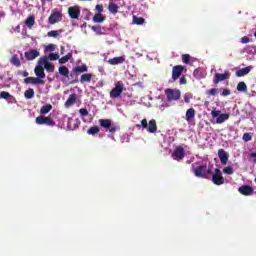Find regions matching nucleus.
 I'll list each match as a JSON object with an SVG mask.
<instances>
[{"label":"nucleus","instance_id":"nucleus-15","mask_svg":"<svg viewBox=\"0 0 256 256\" xmlns=\"http://www.w3.org/2000/svg\"><path fill=\"white\" fill-rule=\"evenodd\" d=\"M39 55H41V53H39V51L32 49L28 52L24 53V57L25 59H27V61H35V59H37V57H39Z\"/></svg>","mask_w":256,"mask_h":256},{"label":"nucleus","instance_id":"nucleus-45","mask_svg":"<svg viewBox=\"0 0 256 256\" xmlns=\"http://www.w3.org/2000/svg\"><path fill=\"white\" fill-rule=\"evenodd\" d=\"M222 97H227L229 95H231V90L229 89H224L221 93Z\"/></svg>","mask_w":256,"mask_h":256},{"label":"nucleus","instance_id":"nucleus-5","mask_svg":"<svg viewBox=\"0 0 256 256\" xmlns=\"http://www.w3.org/2000/svg\"><path fill=\"white\" fill-rule=\"evenodd\" d=\"M99 125H100V127H103V129H108L109 133L117 132V126L112 124L111 119H100Z\"/></svg>","mask_w":256,"mask_h":256},{"label":"nucleus","instance_id":"nucleus-35","mask_svg":"<svg viewBox=\"0 0 256 256\" xmlns=\"http://www.w3.org/2000/svg\"><path fill=\"white\" fill-rule=\"evenodd\" d=\"M61 33H63V30H61V29L60 30H51L47 33V36L56 38V37H59L61 35Z\"/></svg>","mask_w":256,"mask_h":256},{"label":"nucleus","instance_id":"nucleus-51","mask_svg":"<svg viewBox=\"0 0 256 256\" xmlns=\"http://www.w3.org/2000/svg\"><path fill=\"white\" fill-rule=\"evenodd\" d=\"M241 43H243V44L249 43V37L243 36V37L241 38Z\"/></svg>","mask_w":256,"mask_h":256},{"label":"nucleus","instance_id":"nucleus-46","mask_svg":"<svg viewBox=\"0 0 256 256\" xmlns=\"http://www.w3.org/2000/svg\"><path fill=\"white\" fill-rule=\"evenodd\" d=\"M191 99H193V95H184L185 103H191Z\"/></svg>","mask_w":256,"mask_h":256},{"label":"nucleus","instance_id":"nucleus-32","mask_svg":"<svg viewBox=\"0 0 256 256\" xmlns=\"http://www.w3.org/2000/svg\"><path fill=\"white\" fill-rule=\"evenodd\" d=\"M25 99H33L35 97V90L33 88H29L24 92Z\"/></svg>","mask_w":256,"mask_h":256},{"label":"nucleus","instance_id":"nucleus-57","mask_svg":"<svg viewBox=\"0 0 256 256\" xmlns=\"http://www.w3.org/2000/svg\"><path fill=\"white\" fill-rule=\"evenodd\" d=\"M250 157L255 158V157H256V152H252V153L250 154Z\"/></svg>","mask_w":256,"mask_h":256},{"label":"nucleus","instance_id":"nucleus-50","mask_svg":"<svg viewBox=\"0 0 256 256\" xmlns=\"http://www.w3.org/2000/svg\"><path fill=\"white\" fill-rule=\"evenodd\" d=\"M46 51H55V44H49L46 46Z\"/></svg>","mask_w":256,"mask_h":256},{"label":"nucleus","instance_id":"nucleus-4","mask_svg":"<svg viewBox=\"0 0 256 256\" xmlns=\"http://www.w3.org/2000/svg\"><path fill=\"white\" fill-rule=\"evenodd\" d=\"M212 119H216V123L221 125V123H225L229 119V113L221 114V110H212L211 111Z\"/></svg>","mask_w":256,"mask_h":256},{"label":"nucleus","instance_id":"nucleus-33","mask_svg":"<svg viewBox=\"0 0 256 256\" xmlns=\"http://www.w3.org/2000/svg\"><path fill=\"white\" fill-rule=\"evenodd\" d=\"M94 23H103L105 21V17L101 13H97L93 16Z\"/></svg>","mask_w":256,"mask_h":256},{"label":"nucleus","instance_id":"nucleus-9","mask_svg":"<svg viewBox=\"0 0 256 256\" xmlns=\"http://www.w3.org/2000/svg\"><path fill=\"white\" fill-rule=\"evenodd\" d=\"M184 158H185V149L182 146L176 147L172 153V159H174V161H181Z\"/></svg>","mask_w":256,"mask_h":256},{"label":"nucleus","instance_id":"nucleus-56","mask_svg":"<svg viewBox=\"0 0 256 256\" xmlns=\"http://www.w3.org/2000/svg\"><path fill=\"white\" fill-rule=\"evenodd\" d=\"M61 54L63 55V52L65 51V46L60 47Z\"/></svg>","mask_w":256,"mask_h":256},{"label":"nucleus","instance_id":"nucleus-3","mask_svg":"<svg viewBox=\"0 0 256 256\" xmlns=\"http://www.w3.org/2000/svg\"><path fill=\"white\" fill-rule=\"evenodd\" d=\"M165 95L169 103H171V101H179V99H181V90L168 88L165 90Z\"/></svg>","mask_w":256,"mask_h":256},{"label":"nucleus","instance_id":"nucleus-37","mask_svg":"<svg viewBox=\"0 0 256 256\" xmlns=\"http://www.w3.org/2000/svg\"><path fill=\"white\" fill-rule=\"evenodd\" d=\"M237 91H240L241 93H246L247 84H245V82H239L237 85Z\"/></svg>","mask_w":256,"mask_h":256},{"label":"nucleus","instance_id":"nucleus-10","mask_svg":"<svg viewBox=\"0 0 256 256\" xmlns=\"http://www.w3.org/2000/svg\"><path fill=\"white\" fill-rule=\"evenodd\" d=\"M212 181L214 185H223L225 183V178H223V174L219 168L215 169V174L212 175Z\"/></svg>","mask_w":256,"mask_h":256},{"label":"nucleus","instance_id":"nucleus-8","mask_svg":"<svg viewBox=\"0 0 256 256\" xmlns=\"http://www.w3.org/2000/svg\"><path fill=\"white\" fill-rule=\"evenodd\" d=\"M60 21H63V13L59 11H53L48 18L50 25H55V23H59Z\"/></svg>","mask_w":256,"mask_h":256},{"label":"nucleus","instance_id":"nucleus-17","mask_svg":"<svg viewBox=\"0 0 256 256\" xmlns=\"http://www.w3.org/2000/svg\"><path fill=\"white\" fill-rule=\"evenodd\" d=\"M89 71V68L87 67V64H82L81 66H75L72 69V73L75 75H81V73H87Z\"/></svg>","mask_w":256,"mask_h":256},{"label":"nucleus","instance_id":"nucleus-23","mask_svg":"<svg viewBox=\"0 0 256 256\" xmlns=\"http://www.w3.org/2000/svg\"><path fill=\"white\" fill-rule=\"evenodd\" d=\"M193 119H195V110L193 108H189L186 111L185 120L187 121V123H191Z\"/></svg>","mask_w":256,"mask_h":256},{"label":"nucleus","instance_id":"nucleus-2","mask_svg":"<svg viewBox=\"0 0 256 256\" xmlns=\"http://www.w3.org/2000/svg\"><path fill=\"white\" fill-rule=\"evenodd\" d=\"M123 91H125V84L123 81L115 82L114 88L110 91V99H119Z\"/></svg>","mask_w":256,"mask_h":256},{"label":"nucleus","instance_id":"nucleus-26","mask_svg":"<svg viewBox=\"0 0 256 256\" xmlns=\"http://www.w3.org/2000/svg\"><path fill=\"white\" fill-rule=\"evenodd\" d=\"M91 79H93V74L92 73H85L82 74L80 77V83H91Z\"/></svg>","mask_w":256,"mask_h":256},{"label":"nucleus","instance_id":"nucleus-53","mask_svg":"<svg viewBox=\"0 0 256 256\" xmlns=\"http://www.w3.org/2000/svg\"><path fill=\"white\" fill-rule=\"evenodd\" d=\"M92 31H101V27H99V26H92Z\"/></svg>","mask_w":256,"mask_h":256},{"label":"nucleus","instance_id":"nucleus-47","mask_svg":"<svg viewBox=\"0 0 256 256\" xmlns=\"http://www.w3.org/2000/svg\"><path fill=\"white\" fill-rule=\"evenodd\" d=\"M142 129H147L149 126V123H147V119H143L141 121Z\"/></svg>","mask_w":256,"mask_h":256},{"label":"nucleus","instance_id":"nucleus-40","mask_svg":"<svg viewBox=\"0 0 256 256\" xmlns=\"http://www.w3.org/2000/svg\"><path fill=\"white\" fill-rule=\"evenodd\" d=\"M0 97H1V99H11V94L9 93V92H6V91H2L1 93H0Z\"/></svg>","mask_w":256,"mask_h":256},{"label":"nucleus","instance_id":"nucleus-29","mask_svg":"<svg viewBox=\"0 0 256 256\" xmlns=\"http://www.w3.org/2000/svg\"><path fill=\"white\" fill-rule=\"evenodd\" d=\"M59 75H62L63 77H67L69 79V68L67 66H60L58 68Z\"/></svg>","mask_w":256,"mask_h":256},{"label":"nucleus","instance_id":"nucleus-36","mask_svg":"<svg viewBox=\"0 0 256 256\" xmlns=\"http://www.w3.org/2000/svg\"><path fill=\"white\" fill-rule=\"evenodd\" d=\"M100 129L99 126H92L87 130L88 135H97L99 133Z\"/></svg>","mask_w":256,"mask_h":256},{"label":"nucleus","instance_id":"nucleus-43","mask_svg":"<svg viewBox=\"0 0 256 256\" xmlns=\"http://www.w3.org/2000/svg\"><path fill=\"white\" fill-rule=\"evenodd\" d=\"M79 113H80L81 117H87V115H89V111L86 108H81L79 110Z\"/></svg>","mask_w":256,"mask_h":256},{"label":"nucleus","instance_id":"nucleus-55","mask_svg":"<svg viewBox=\"0 0 256 256\" xmlns=\"http://www.w3.org/2000/svg\"><path fill=\"white\" fill-rule=\"evenodd\" d=\"M199 75V69L194 70V76L197 77Z\"/></svg>","mask_w":256,"mask_h":256},{"label":"nucleus","instance_id":"nucleus-24","mask_svg":"<svg viewBox=\"0 0 256 256\" xmlns=\"http://www.w3.org/2000/svg\"><path fill=\"white\" fill-rule=\"evenodd\" d=\"M148 133H157V121L155 119H152L148 123Z\"/></svg>","mask_w":256,"mask_h":256},{"label":"nucleus","instance_id":"nucleus-12","mask_svg":"<svg viewBox=\"0 0 256 256\" xmlns=\"http://www.w3.org/2000/svg\"><path fill=\"white\" fill-rule=\"evenodd\" d=\"M68 15L71 17V19H79V16L81 15V9H79V6L69 7Z\"/></svg>","mask_w":256,"mask_h":256},{"label":"nucleus","instance_id":"nucleus-14","mask_svg":"<svg viewBox=\"0 0 256 256\" xmlns=\"http://www.w3.org/2000/svg\"><path fill=\"white\" fill-rule=\"evenodd\" d=\"M238 191L239 193H241V195H245L246 197H249L253 195V186L242 185L238 188Z\"/></svg>","mask_w":256,"mask_h":256},{"label":"nucleus","instance_id":"nucleus-31","mask_svg":"<svg viewBox=\"0 0 256 256\" xmlns=\"http://www.w3.org/2000/svg\"><path fill=\"white\" fill-rule=\"evenodd\" d=\"M52 109H53V106L51 104H46L41 107L40 113L42 115H47V113H49Z\"/></svg>","mask_w":256,"mask_h":256},{"label":"nucleus","instance_id":"nucleus-49","mask_svg":"<svg viewBox=\"0 0 256 256\" xmlns=\"http://www.w3.org/2000/svg\"><path fill=\"white\" fill-rule=\"evenodd\" d=\"M180 85H187V78L185 76H182L179 80Z\"/></svg>","mask_w":256,"mask_h":256},{"label":"nucleus","instance_id":"nucleus-27","mask_svg":"<svg viewBox=\"0 0 256 256\" xmlns=\"http://www.w3.org/2000/svg\"><path fill=\"white\" fill-rule=\"evenodd\" d=\"M10 63L14 65V67H21V60L17 54L12 55Z\"/></svg>","mask_w":256,"mask_h":256},{"label":"nucleus","instance_id":"nucleus-52","mask_svg":"<svg viewBox=\"0 0 256 256\" xmlns=\"http://www.w3.org/2000/svg\"><path fill=\"white\" fill-rule=\"evenodd\" d=\"M75 83H79V79L75 78L74 80H71L68 82V85H75Z\"/></svg>","mask_w":256,"mask_h":256},{"label":"nucleus","instance_id":"nucleus-54","mask_svg":"<svg viewBox=\"0 0 256 256\" xmlns=\"http://www.w3.org/2000/svg\"><path fill=\"white\" fill-rule=\"evenodd\" d=\"M23 77H26V78L29 77V72L24 71V72H23Z\"/></svg>","mask_w":256,"mask_h":256},{"label":"nucleus","instance_id":"nucleus-41","mask_svg":"<svg viewBox=\"0 0 256 256\" xmlns=\"http://www.w3.org/2000/svg\"><path fill=\"white\" fill-rule=\"evenodd\" d=\"M242 139H243V141H245L247 143V142L251 141V139H253V137L251 136L250 133H244Z\"/></svg>","mask_w":256,"mask_h":256},{"label":"nucleus","instance_id":"nucleus-18","mask_svg":"<svg viewBox=\"0 0 256 256\" xmlns=\"http://www.w3.org/2000/svg\"><path fill=\"white\" fill-rule=\"evenodd\" d=\"M76 102H77V94L72 93L70 94V96L68 97L64 105L66 109H69V107H73V105H75Z\"/></svg>","mask_w":256,"mask_h":256},{"label":"nucleus","instance_id":"nucleus-16","mask_svg":"<svg viewBox=\"0 0 256 256\" xmlns=\"http://www.w3.org/2000/svg\"><path fill=\"white\" fill-rule=\"evenodd\" d=\"M218 157L222 165H227V161H229V153L224 149L218 150Z\"/></svg>","mask_w":256,"mask_h":256},{"label":"nucleus","instance_id":"nucleus-20","mask_svg":"<svg viewBox=\"0 0 256 256\" xmlns=\"http://www.w3.org/2000/svg\"><path fill=\"white\" fill-rule=\"evenodd\" d=\"M35 75L38 79H45V68H43V66L38 65L35 67L34 69Z\"/></svg>","mask_w":256,"mask_h":256},{"label":"nucleus","instance_id":"nucleus-30","mask_svg":"<svg viewBox=\"0 0 256 256\" xmlns=\"http://www.w3.org/2000/svg\"><path fill=\"white\" fill-rule=\"evenodd\" d=\"M73 58V53H68L65 56H63L62 58L59 59V63L60 65H65V63H67L69 61V59Z\"/></svg>","mask_w":256,"mask_h":256},{"label":"nucleus","instance_id":"nucleus-28","mask_svg":"<svg viewBox=\"0 0 256 256\" xmlns=\"http://www.w3.org/2000/svg\"><path fill=\"white\" fill-rule=\"evenodd\" d=\"M108 11H110L113 15L119 13V6L113 2H110L108 5Z\"/></svg>","mask_w":256,"mask_h":256},{"label":"nucleus","instance_id":"nucleus-6","mask_svg":"<svg viewBox=\"0 0 256 256\" xmlns=\"http://www.w3.org/2000/svg\"><path fill=\"white\" fill-rule=\"evenodd\" d=\"M36 123L37 125H47L48 127H55V121H53V118L44 115L36 117Z\"/></svg>","mask_w":256,"mask_h":256},{"label":"nucleus","instance_id":"nucleus-19","mask_svg":"<svg viewBox=\"0 0 256 256\" xmlns=\"http://www.w3.org/2000/svg\"><path fill=\"white\" fill-rule=\"evenodd\" d=\"M251 69H253V66L250 65L245 68L237 70L236 77H245V75H249V73H251Z\"/></svg>","mask_w":256,"mask_h":256},{"label":"nucleus","instance_id":"nucleus-25","mask_svg":"<svg viewBox=\"0 0 256 256\" xmlns=\"http://www.w3.org/2000/svg\"><path fill=\"white\" fill-rule=\"evenodd\" d=\"M25 25L26 27H28V29H33V27L35 26V16H28L25 20Z\"/></svg>","mask_w":256,"mask_h":256},{"label":"nucleus","instance_id":"nucleus-22","mask_svg":"<svg viewBox=\"0 0 256 256\" xmlns=\"http://www.w3.org/2000/svg\"><path fill=\"white\" fill-rule=\"evenodd\" d=\"M40 61L44 64L46 71H50L51 73L55 71V67L47 60V57L41 58Z\"/></svg>","mask_w":256,"mask_h":256},{"label":"nucleus","instance_id":"nucleus-48","mask_svg":"<svg viewBox=\"0 0 256 256\" xmlns=\"http://www.w3.org/2000/svg\"><path fill=\"white\" fill-rule=\"evenodd\" d=\"M95 9L98 13H103V4H97Z\"/></svg>","mask_w":256,"mask_h":256},{"label":"nucleus","instance_id":"nucleus-34","mask_svg":"<svg viewBox=\"0 0 256 256\" xmlns=\"http://www.w3.org/2000/svg\"><path fill=\"white\" fill-rule=\"evenodd\" d=\"M132 21L134 25H143V23H145V18L133 15Z\"/></svg>","mask_w":256,"mask_h":256},{"label":"nucleus","instance_id":"nucleus-11","mask_svg":"<svg viewBox=\"0 0 256 256\" xmlns=\"http://www.w3.org/2000/svg\"><path fill=\"white\" fill-rule=\"evenodd\" d=\"M183 71H185V66L176 65L172 68V81H177L181 75H183Z\"/></svg>","mask_w":256,"mask_h":256},{"label":"nucleus","instance_id":"nucleus-44","mask_svg":"<svg viewBox=\"0 0 256 256\" xmlns=\"http://www.w3.org/2000/svg\"><path fill=\"white\" fill-rule=\"evenodd\" d=\"M206 95H212V96L217 95V89L216 88H212V89L208 90L206 92Z\"/></svg>","mask_w":256,"mask_h":256},{"label":"nucleus","instance_id":"nucleus-38","mask_svg":"<svg viewBox=\"0 0 256 256\" xmlns=\"http://www.w3.org/2000/svg\"><path fill=\"white\" fill-rule=\"evenodd\" d=\"M223 173H225V175H233V173H235V170H233V167L227 166L223 169Z\"/></svg>","mask_w":256,"mask_h":256},{"label":"nucleus","instance_id":"nucleus-13","mask_svg":"<svg viewBox=\"0 0 256 256\" xmlns=\"http://www.w3.org/2000/svg\"><path fill=\"white\" fill-rule=\"evenodd\" d=\"M26 85H45V81L39 79L38 77H27L24 79Z\"/></svg>","mask_w":256,"mask_h":256},{"label":"nucleus","instance_id":"nucleus-42","mask_svg":"<svg viewBox=\"0 0 256 256\" xmlns=\"http://www.w3.org/2000/svg\"><path fill=\"white\" fill-rule=\"evenodd\" d=\"M48 59L50 61H57V59H59V54L50 53L49 56H48Z\"/></svg>","mask_w":256,"mask_h":256},{"label":"nucleus","instance_id":"nucleus-1","mask_svg":"<svg viewBox=\"0 0 256 256\" xmlns=\"http://www.w3.org/2000/svg\"><path fill=\"white\" fill-rule=\"evenodd\" d=\"M192 169L194 171L195 177L206 179L207 175H213L211 169L207 168V164H203L201 162H196L192 164Z\"/></svg>","mask_w":256,"mask_h":256},{"label":"nucleus","instance_id":"nucleus-7","mask_svg":"<svg viewBox=\"0 0 256 256\" xmlns=\"http://www.w3.org/2000/svg\"><path fill=\"white\" fill-rule=\"evenodd\" d=\"M231 78V73L229 71H225L223 74L216 73L213 77L214 85H219L222 81H227Z\"/></svg>","mask_w":256,"mask_h":256},{"label":"nucleus","instance_id":"nucleus-58","mask_svg":"<svg viewBox=\"0 0 256 256\" xmlns=\"http://www.w3.org/2000/svg\"><path fill=\"white\" fill-rule=\"evenodd\" d=\"M74 75H75V73H73V72L70 73V77H72V79H73Z\"/></svg>","mask_w":256,"mask_h":256},{"label":"nucleus","instance_id":"nucleus-21","mask_svg":"<svg viewBox=\"0 0 256 256\" xmlns=\"http://www.w3.org/2000/svg\"><path fill=\"white\" fill-rule=\"evenodd\" d=\"M108 63L110 65H121L122 63H125V57L119 56V57L111 58L108 60Z\"/></svg>","mask_w":256,"mask_h":256},{"label":"nucleus","instance_id":"nucleus-39","mask_svg":"<svg viewBox=\"0 0 256 256\" xmlns=\"http://www.w3.org/2000/svg\"><path fill=\"white\" fill-rule=\"evenodd\" d=\"M182 61L186 65H188L189 61H191V56L189 54H183L182 55Z\"/></svg>","mask_w":256,"mask_h":256}]
</instances>
